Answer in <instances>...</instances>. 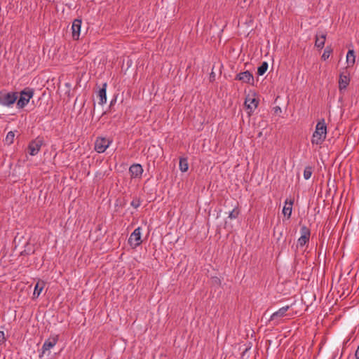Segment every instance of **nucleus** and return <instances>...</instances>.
<instances>
[{
  "label": "nucleus",
  "instance_id": "39448f33",
  "mask_svg": "<svg viewBox=\"0 0 359 359\" xmlns=\"http://www.w3.org/2000/svg\"><path fill=\"white\" fill-rule=\"evenodd\" d=\"M112 142L111 140L98 137L95 142V150L97 153H104Z\"/></svg>",
  "mask_w": 359,
  "mask_h": 359
},
{
  "label": "nucleus",
  "instance_id": "ddd939ff",
  "mask_svg": "<svg viewBox=\"0 0 359 359\" xmlns=\"http://www.w3.org/2000/svg\"><path fill=\"white\" fill-rule=\"evenodd\" d=\"M59 337L57 334L51 335L48 339H46L42 346L43 353H44L46 351L50 350L54 347L58 341Z\"/></svg>",
  "mask_w": 359,
  "mask_h": 359
},
{
  "label": "nucleus",
  "instance_id": "c85d7f7f",
  "mask_svg": "<svg viewBox=\"0 0 359 359\" xmlns=\"http://www.w3.org/2000/svg\"><path fill=\"white\" fill-rule=\"evenodd\" d=\"M273 109H274V112H275L276 114H277V113H278V112H281V109H280V107H278V106H277V107H274V108H273Z\"/></svg>",
  "mask_w": 359,
  "mask_h": 359
},
{
  "label": "nucleus",
  "instance_id": "423d86ee",
  "mask_svg": "<svg viewBox=\"0 0 359 359\" xmlns=\"http://www.w3.org/2000/svg\"><path fill=\"white\" fill-rule=\"evenodd\" d=\"M350 74L346 69H344L339 76V90L340 92L346 89L350 83Z\"/></svg>",
  "mask_w": 359,
  "mask_h": 359
},
{
  "label": "nucleus",
  "instance_id": "5701e85b",
  "mask_svg": "<svg viewBox=\"0 0 359 359\" xmlns=\"http://www.w3.org/2000/svg\"><path fill=\"white\" fill-rule=\"evenodd\" d=\"M240 214V210L238 209V205H236L234 208L229 212V218L231 219H236Z\"/></svg>",
  "mask_w": 359,
  "mask_h": 359
},
{
  "label": "nucleus",
  "instance_id": "4be33fe9",
  "mask_svg": "<svg viewBox=\"0 0 359 359\" xmlns=\"http://www.w3.org/2000/svg\"><path fill=\"white\" fill-rule=\"evenodd\" d=\"M269 65L266 62H263L262 65L258 67L257 74L259 76H262L268 69Z\"/></svg>",
  "mask_w": 359,
  "mask_h": 359
},
{
  "label": "nucleus",
  "instance_id": "b1692460",
  "mask_svg": "<svg viewBox=\"0 0 359 359\" xmlns=\"http://www.w3.org/2000/svg\"><path fill=\"white\" fill-rule=\"evenodd\" d=\"M313 168L311 166H306L304 170V177L305 180H309L311 177Z\"/></svg>",
  "mask_w": 359,
  "mask_h": 359
},
{
  "label": "nucleus",
  "instance_id": "a878e982",
  "mask_svg": "<svg viewBox=\"0 0 359 359\" xmlns=\"http://www.w3.org/2000/svg\"><path fill=\"white\" fill-rule=\"evenodd\" d=\"M332 50L331 48L330 47H326V48L325 49L323 55H322V59L323 60H326L327 59L329 58V57L330 56V54L332 53Z\"/></svg>",
  "mask_w": 359,
  "mask_h": 359
},
{
  "label": "nucleus",
  "instance_id": "dca6fc26",
  "mask_svg": "<svg viewBox=\"0 0 359 359\" xmlns=\"http://www.w3.org/2000/svg\"><path fill=\"white\" fill-rule=\"evenodd\" d=\"M290 306H283L279 309L277 311L274 312L270 317V320H276L280 318L284 317L286 315V312L289 310Z\"/></svg>",
  "mask_w": 359,
  "mask_h": 359
},
{
  "label": "nucleus",
  "instance_id": "a211bd4d",
  "mask_svg": "<svg viewBox=\"0 0 359 359\" xmlns=\"http://www.w3.org/2000/svg\"><path fill=\"white\" fill-rule=\"evenodd\" d=\"M107 83H104L102 87L97 93V96L100 99L99 104L102 105L107 102Z\"/></svg>",
  "mask_w": 359,
  "mask_h": 359
},
{
  "label": "nucleus",
  "instance_id": "2eb2a0df",
  "mask_svg": "<svg viewBox=\"0 0 359 359\" xmlns=\"http://www.w3.org/2000/svg\"><path fill=\"white\" fill-rule=\"evenodd\" d=\"M327 34L325 32H318L316 35L315 46L318 48H323L325 45Z\"/></svg>",
  "mask_w": 359,
  "mask_h": 359
},
{
  "label": "nucleus",
  "instance_id": "6ab92c4d",
  "mask_svg": "<svg viewBox=\"0 0 359 359\" xmlns=\"http://www.w3.org/2000/svg\"><path fill=\"white\" fill-rule=\"evenodd\" d=\"M44 287H45V282L43 280H38V282L36 283V284L34 287V292H33V298L39 297V296L41 293Z\"/></svg>",
  "mask_w": 359,
  "mask_h": 359
},
{
  "label": "nucleus",
  "instance_id": "20e7f679",
  "mask_svg": "<svg viewBox=\"0 0 359 359\" xmlns=\"http://www.w3.org/2000/svg\"><path fill=\"white\" fill-rule=\"evenodd\" d=\"M233 350L234 352H239L241 353V358L242 359H247L252 356L254 354L253 357L255 358L257 357L256 348H252V346H246L245 344L239 346H235L233 347Z\"/></svg>",
  "mask_w": 359,
  "mask_h": 359
},
{
  "label": "nucleus",
  "instance_id": "9d476101",
  "mask_svg": "<svg viewBox=\"0 0 359 359\" xmlns=\"http://www.w3.org/2000/svg\"><path fill=\"white\" fill-rule=\"evenodd\" d=\"M235 79L252 86L254 85L253 75L249 71H245L238 74L236 76Z\"/></svg>",
  "mask_w": 359,
  "mask_h": 359
},
{
  "label": "nucleus",
  "instance_id": "c756f323",
  "mask_svg": "<svg viewBox=\"0 0 359 359\" xmlns=\"http://www.w3.org/2000/svg\"><path fill=\"white\" fill-rule=\"evenodd\" d=\"M355 359H359V345L355 353Z\"/></svg>",
  "mask_w": 359,
  "mask_h": 359
},
{
  "label": "nucleus",
  "instance_id": "aec40b11",
  "mask_svg": "<svg viewBox=\"0 0 359 359\" xmlns=\"http://www.w3.org/2000/svg\"><path fill=\"white\" fill-rule=\"evenodd\" d=\"M355 53L353 50H349L346 55V62L348 66H353L355 64Z\"/></svg>",
  "mask_w": 359,
  "mask_h": 359
},
{
  "label": "nucleus",
  "instance_id": "f8f14e48",
  "mask_svg": "<svg viewBox=\"0 0 359 359\" xmlns=\"http://www.w3.org/2000/svg\"><path fill=\"white\" fill-rule=\"evenodd\" d=\"M245 106L249 109V114L252 112L258 106L259 100L254 96L248 95L245 100Z\"/></svg>",
  "mask_w": 359,
  "mask_h": 359
},
{
  "label": "nucleus",
  "instance_id": "6e6552de",
  "mask_svg": "<svg viewBox=\"0 0 359 359\" xmlns=\"http://www.w3.org/2000/svg\"><path fill=\"white\" fill-rule=\"evenodd\" d=\"M300 233L301 236L297 240V245L303 247L309 241L311 231L306 226L304 225L301 227Z\"/></svg>",
  "mask_w": 359,
  "mask_h": 359
},
{
  "label": "nucleus",
  "instance_id": "9b49d317",
  "mask_svg": "<svg viewBox=\"0 0 359 359\" xmlns=\"http://www.w3.org/2000/svg\"><path fill=\"white\" fill-rule=\"evenodd\" d=\"M82 20L81 19H75L72 25V35L74 40H79L81 28Z\"/></svg>",
  "mask_w": 359,
  "mask_h": 359
},
{
  "label": "nucleus",
  "instance_id": "393cba45",
  "mask_svg": "<svg viewBox=\"0 0 359 359\" xmlns=\"http://www.w3.org/2000/svg\"><path fill=\"white\" fill-rule=\"evenodd\" d=\"M14 137L15 134L13 132H8L5 139L6 142L8 144H11L13 142Z\"/></svg>",
  "mask_w": 359,
  "mask_h": 359
},
{
  "label": "nucleus",
  "instance_id": "bb28decb",
  "mask_svg": "<svg viewBox=\"0 0 359 359\" xmlns=\"http://www.w3.org/2000/svg\"><path fill=\"white\" fill-rule=\"evenodd\" d=\"M130 205L131 206H133V208H137L140 206L141 205V200L138 198H134L131 203H130Z\"/></svg>",
  "mask_w": 359,
  "mask_h": 359
},
{
  "label": "nucleus",
  "instance_id": "7ed1b4c3",
  "mask_svg": "<svg viewBox=\"0 0 359 359\" xmlns=\"http://www.w3.org/2000/svg\"><path fill=\"white\" fill-rule=\"evenodd\" d=\"M34 95V90L32 88H27L20 92V98L17 102V107L22 109L29 102V100Z\"/></svg>",
  "mask_w": 359,
  "mask_h": 359
},
{
  "label": "nucleus",
  "instance_id": "4468645a",
  "mask_svg": "<svg viewBox=\"0 0 359 359\" xmlns=\"http://www.w3.org/2000/svg\"><path fill=\"white\" fill-rule=\"evenodd\" d=\"M142 166L139 163H135L129 168V172L132 178H140L143 173Z\"/></svg>",
  "mask_w": 359,
  "mask_h": 359
},
{
  "label": "nucleus",
  "instance_id": "0eeeda50",
  "mask_svg": "<svg viewBox=\"0 0 359 359\" xmlns=\"http://www.w3.org/2000/svg\"><path fill=\"white\" fill-rule=\"evenodd\" d=\"M141 234H142V229L141 227L136 228L133 232L130 234L128 238V243L131 247L135 248L141 245Z\"/></svg>",
  "mask_w": 359,
  "mask_h": 359
},
{
  "label": "nucleus",
  "instance_id": "1a4fd4ad",
  "mask_svg": "<svg viewBox=\"0 0 359 359\" xmlns=\"http://www.w3.org/2000/svg\"><path fill=\"white\" fill-rule=\"evenodd\" d=\"M42 145L43 140L41 139L36 138L34 140H32L28 146L29 154L31 156L36 155L39 152Z\"/></svg>",
  "mask_w": 359,
  "mask_h": 359
},
{
  "label": "nucleus",
  "instance_id": "f03ea898",
  "mask_svg": "<svg viewBox=\"0 0 359 359\" xmlns=\"http://www.w3.org/2000/svg\"><path fill=\"white\" fill-rule=\"evenodd\" d=\"M18 99V93L8 92L6 90L0 91V104L6 107H11Z\"/></svg>",
  "mask_w": 359,
  "mask_h": 359
},
{
  "label": "nucleus",
  "instance_id": "cd10ccee",
  "mask_svg": "<svg viewBox=\"0 0 359 359\" xmlns=\"http://www.w3.org/2000/svg\"><path fill=\"white\" fill-rule=\"evenodd\" d=\"M6 339L5 334L3 331H0V346L6 342Z\"/></svg>",
  "mask_w": 359,
  "mask_h": 359
},
{
  "label": "nucleus",
  "instance_id": "f3484780",
  "mask_svg": "<svg viewBox=\"0 0 359 359\" xmlns=\"http://www.w3.org/2000/svg\"><path fill=\"white\" fill-rule=\"evenodd\" d=\"M294 201L286 199L285 201V205L283 209V213L285 216H287V218H290L292 212V205Z\"/></svg>",
  "mask_w": 359,
  "mask_h": 359
},
{
  "label": "nucleus",
  "instance_id": "412c9836",
  "mask_svg": "<svg viewBox=\"0 0 359 359\" xmlns=\"http://www.w3.org/2000/svg\"><path fill=\"white\" fill-rule=\"evenodd\" d=\"M180 170L182 172H185L189 169V163L187 158H180L179 163Z\"/></svg>",
  "mask_w": 359,
  "mask_h": 359
},
{
  "label": "nucleus",
  "instance_id": "f257e3e1",
  "mask_svg": "<svg viewBox=\"0 0 359 359\" xmlns=\"http://www.w3.org/2000/svg\"><path fill=\"white\" fill-rule=\"evenodd\" d=\"M327 137V126L324 118L318 121L315 130L312 135L311 144L316 145L321 144Z\"/></svg>",
  "mask_w": 359,
  "mask_h": 359
}]
</instances>
